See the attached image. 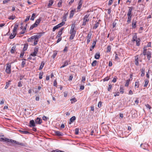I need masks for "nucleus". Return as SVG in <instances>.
Segmentation results:
<instances>
[{
  "label": "nucleus",
  "mask_w": 152,
  "mask_h": 152,
  "mask_svg": "<svg viewBox=\"0 0 152 152\" xmlns=\"http://www.w3.org/2000/svg\"><path fill=\"white\" fill-rule=\"evenodd\" d=\"M10 1V0H4L3 1V3L4 4H5L6 3H8Z\"/></svg>",
  "instance_id": "13d9d810"
},
{
  "label": "nucleus",
  "mask_w": 152,
  "mask_h": 152,
  "mask_svg": "<svg viewBox=\"0 0 152 152\" xmlns=\"http://www.w3.org/2000/svg\"><path fill=\"white\" fill-rule=\"evenodd\" d=\"M75 27V24H73L71 26V29L70 32V34H73L75 35L76 31L74 30Z\"/></svg>",
  "instance_id": "39448f33"
},
{
  "label": "nucleus",
  "mask_w": 152,
  "mask_h": 152,
  "mask_svg": "<svg viewBox=\"0 0 152 152\" xmlns=\"http://www.w3.org/2000/svg\"><path fill=\"white\" fill-rule=\"evenodd\" d=\"M96 43V42L95 41L93 42L92 47L90 48V50L92 51L94 48Z\"/></svg>",
  "instance_id": "aec40b11"
},
{
  "label": "nucleus",
  "mask_w": 152,
  "mask_h": 152,
  "mask_svg": "<svg viewBox=\"0 0 152 152\" xmlns=\"http://www.w3.org/2000/svg\"><path fill=\"white\" fill-rule=\"evenodd\" d=\"M68 15V12H67L66 13L64 14L63 17L62 22H65V21H66V18Z\"/></svg>",
  "instance_id": "6e6552de"
},
{
  "label": "nucleus",
  "mask_w": 152,
  "mask_h": 152,
  "mask_svg": "<svg viewBox=\"0 0 152 152\" xmlns=\"http://www.w3.org/2000/svg\"><path fill=\"white\" fill-rule=\"evenodd\" d=\"M15 18V15H12L9 17L8 19L10 20H14Z\"/></svg>",
  "instance_id": "7c9ffc66"
},
{
  "label": "nucleus",
  "mask_w": 152,
  "mask_h": 152,
  "mask_svg": "<svg viewBox=\"0 0 152 152\" xmlns=\"http://www.w3.org/2000/svg\"><path fill=\"white\" fill-rule=\"evenodd\" d=\"M57 84V83L56 80H54V84H53L54 86H56Z\"/></svg>",
  "instance_id": "e2e57ef3"
},
{
  "label": "nucleus",
  "mask_w": 152,
  "mask_h": 152,
  "mask_svg": "<svg viewBox=\"0 0 152 152\" xmlns=\"http://www.w3.org/2000/svg\"><path fill=\"white\" fill-rule=\"evenodd\" d=\"M16 46H13L11 50V52L13 54L16 51Z\"/></svg>",
  "instance_id": "f3484780"
},
{
  "label": "nucleus",
  "mask_w": 152,
  "mask_h": 152,
  "mask_svg": "<svg viewBox=\"0 0 152 152\" xmlns=\"http://www.w3.org/2000/svg\"><path fill=\"white\" fill-rule=\"evenodd\" d=\"M70 101H71V103H73V101L74 102H75L77 101V100L75 98H74L71 99H70Z\"/></svg>",
  "instance_id": "8fccbe9b"
},
{
  "label": "nucleus",
  "mask_w": 152,
  "mask_h": 152,
  "mask_svg": "<svg viewBox=\"0 0 152 152\" xmlns=\"http://www.w3.org/2000/svg\"><path fill=\"white\" fill-rule=\"evenodd\" d=\"M26 64V61L25 59H23L22 62V66L23 67Z\"/></svg>",
  "instance_id": "49530a36"
},
{
  "label": "nucleus",
  "mask_w": 152,
  "mask_h": 152,
  "mask_svg": "<svg viewBox=\"0 0 152 152\" xmlns=\"http://www.w3.org/2000/svg\"><path fill=\"white\" fill-rule=\"evenodd\" d=\"M136 45L137 46H139L140 45V39H137L136 40Z\"/></svg>",
  "instance_id": "c03bdc74"
},
{
  "label": "nucleus",
  "mask_w": 152,
  "mask_h": 152,
  "mask_svg": "<svg viewBox=\"0 0 152 152\" xmlns=\"http://www.w3.org/2000/svg\"><path fill=\"white\" fill-rule=\"evenodd\" d=\"M139 56L138 55H137L135 56V64L136 66H138L139 65Z\"/></svg>",
  "instance_id": "0eeeda50"
},
{
  "label": "nucleus",
  "mask_w": 152,
  "mask_h": 152,
  "mask_svg": "<svg viewBox=\"0 0 152 152\" xmlns=\"http://www.w3.org/2000/svg\"><path fill=\"white\" fill-rule=\"evenodd\" d=\"M119 93L118 92L117 93H115L114 94V96L115 97L116 96H119Z\"/></svg>",
  "instance_id": "0e129e2a"
},
{
  "label": "nucleus",
  "mask_w": 152,
  "mask_h": 152,
  "mask_svg": "<svg viewBox=\"0 0 152 152\" xmlns=\"http://www.w3.org/2000/svg\"><path fill=\"white\" fill-rule=\"evenodd\" d=\"M97 61L96 60L94 61L91 64V65L92 66H95L96 65Z\"/></svg>",
  "instance_id": "37998d69"
},
{
  "label": "nucleus",
  "mask_w": 152,
  "mask_h": 152,
  "mask_svg": "<svg viewBox=\"0 0 152 152\" xmlns=\"http://www.w3.org/2000/svg\"><path fill=\"white\" fill-rule=\"evenodd\" d=\"M55 134L57 136H62L63 135V134L60 132L59 131H56L55 132Z\"/></svg>",
  "instance_id": "6ab92c4d"
},
{
  "label": "nucleus",
  "mask_w": 152,
  "mask_h": 152,
  "mask_svg": "<svg viewBox=\"0 0 152 152\" xmlns=\"http://www.w3.org/2000/svg\"><path fill=\"white\" fill-rule=\"evenodd\" d=\"M57 52L56 51H54L53 53L52 56V57L53 59L54 58H55L56 56L57 55Z\"/></svg>",
  "instance_id": "bb28decb"
},
{
  "label": "nucleus",
  "mask_w": 152,
  "mask_h": 152,
  "mask_svg": "<svg viewBox=\"0 0 152 152\" xmlns=\"http://www.w3.org/2000/svg\"><path fill=\"white\" fill-rule=\"evenodd\" d=\"M35 121L36 124H40L42 122V120L40 118L37 117Z\"/></svg>",
  "instance_id": "9b49d317"
},
{
  "label": "nucleus",
  "mask_w": 152,
  "mask_h": 152,
  "mask_svg": "<svg viewBox=\"0 0 152 152\" xmlns=\"http://www.w3.org/2000/svg\"><path fill=\"white\" fill-rule=\"evenodd\" d=\"M75 36V35H74L73 34H71V36L70 37V39H73L74 38Z\"/></svg>",
  "instance_id": "bf43d9fd"
},
{
  "label": "nucleus",
  "mask_w": 152,
  "mask_h": 152,
  "mask_svg": "<svg viewBox=\"0 0 152 152\" xmlns=\"http://www.w3.org/2000/svg\"><path fill=\"white\" fill-rule=\"evenodd\" d=\"M24 51L20 53V58H22L24 56Z\"/></svg>",
  "instance_id": "6e6d98bb"
},
{
  "label": "nucleus",
  "mask_w": 152,
  "mask_h": 152,
  "mask_svg": "<svg viewBox=\"0 0 152 152\" xmlns=\"http://www.w3.org/2000/svg\"><path fill=\"white\" fill-rule=\"evenodd\" d=\"M130 79L128 80H126V83L125 84V86L128 87L129 86V83L130 82Z\"/></svg>",
  "instance_id": "72a5a7b5"
},
{
  "label": "nucleus",
  "mask_w": 152,
  "mask_h": 152,
  "mask_svg": "<svg viewBox=\"0 0 152 152\" xmlns=\"http://www.w3.org/2000/svg\"><path fill=\"white\" fill-rule=\"evenodd\" d=\"M91 33L88 34L87 36V44H88L90 42L91 39Z\"/></svg>",
  "instance_id": "1a4fd4ad"
},
{
  "label": "nucleus",
  "mask_w": 152,
  "mask_h": 152,
  "mask_svg": "<svg viewBox=\"0 0 152 152\" xmlns=\"http://www.w3.org/2000/svg\"><path fill=\"white\" fill-rule=\"evenodd\" d=\"M16 33H14L12 32L10 35V39H13L16 36Z\"/></svg>",
  "instance_id": "dca6fc26"
},
{
  "label": "nucleus",
  "mask_w": 152,
  "mask_h": 152,
  "mask_svg": "<svg viewBox=\"0 0 152 152\" xmlns=\"http://www.w3.org/2000/svg\"><path fill=\"white\" fill-rule=\"evenodd\" d=\"M79 133V129L78 128H76L75 129V134H78Z\"/></svg>",
  "instance_id": "603ef678"
},
{
  "label": "nucleus",
  "mask_w": 152,
  "mask_h": 152,
  "mask_svg": "<svg viewBox=\"0 0 152 152\" xmlns=\"http://www.w3.org/2000/svg\"><path fill=\"white\" fill-rule=\"evenodd\" d=\"M27 47L28 45L27 44H25L23 48V50L24 51L26 50L27 49Z\"/></svg>",
  "instance_id": "4c0bfd02"
},
{
  "label": "nucleus",
  "mask_w": 152,
  "mask_h": 152,
  "mask_svg": "<svg viewBox=\"0 0 152 152\" xmlns=\"http://www.w3.org/2000/svg\"><path fill=\"white\" fill-rule=\"evenodd\" d=\"M120 92L122 94H123L124 93V89L123 88L121 87H120Z\"/></svg>",
  "instance_id": "ea45409f"
},
{
  "label": "nucleus",
  "mask_w": 152,
  "mask_h": 152,
  "mask_svg": "<svg viewBox=\"0 0 152 152\" xmlns=\"http://www.w3.org/2000/svg\"><path fill=\"white\" fill-rule=\"evenodd\" d=\"M139 81L136 82L135 83V87L138 88L139 86Z\"/></svg>",
  "instance_id": "79ce46f5"
},
{
  "label": "nucleus",
  "mask_w": 152,
  "mask_h": 152,
  "mask_svg": "<svg viewBox=\"0 0 152 152\" xmlns=\"http://www.w3.org/2000/svg\"><path fill=\"white\" fill-rule=\"evenodd\" d=\"M62 1V0H60L58 4V7H60L61 6Z\"/></svg>",
  "instance_id": "a18cd8bd"
},
{
  "label": "nucleus",
  "mask_w": 152,
  "mask_h": 152,
  "mask_svg": "<svg viewBox=\"0 0 152 152\" xmlns=\"http://www.w3.org/2000/svg\"><path fill=\"white\" fill-rule=\"evenodd\" d=\"M43 75V73L41 72L39 74V78L40 79H41L42 78V76Z\"/></svg>",
  "instance_id": "09e8293b"
},
{
  "label": "nucleus",
  "mask_w": 152,
  "mask_h": 152,
  "mask_svg": "<svg viewBox=\"0 0 152 152\" xmlns=\"http://www.w3.org/2000/svg\"><path fill=\"white\" fill-rule=\"evenodd\" d=\"M100 56L99 53H97L95 55V58L96 59H99Z\"/></svg>",
  "instance_id": "412c9836"
},
{
  "label": "nucleus",
  "mask_w": 152,
  "mask_h": 152,
  "mask_svg": "<svg viewBox=\"0 0 152 152\" xmlns=\"http://www.w3.org/2000/svg\"><path fill=\"white\" fill-rule=\"evenodd\" d=\"M43 34V33L40 32L37 35H35L31 37V39H33V41H34V45H36L37 44L38 39L41 37Z\"/></svg>",
  "instance_id": "f257e3e1"
},
{
  "label": "nucleus",
  "mask_w": 152,
  "mask_h": 152,
  "mask_svg": "<svg viewBox=\"0 0 152 152\" xmlns=\"http://www.w3.org/2000/svg\"><path fill=\"white\" fill-rule=\"evenodd\" d=\"M35 16V13H33L30 19L32 20H34V19Z\"/></svg>",
  "instance_id": "a19ab883"
},
{
  "label": "nucleus",
  "mask_w": 152,
  "mask_h": 152,
  "mask_svg": "<svg viewBox=\"0 0 152 152\" xmlns=\"http://www.w3.org/2000/svg\"><path fill=\"white\" fill-rule=\"evenodd\" d=\"M102 102H99L98 104V106L100 108L101 107Z\"/></svg>",
  "instance_id": "680f3d73"
},
{
  "label": "nucleus",
  "mask_w": 152,
  "mask_h": 152,
  "mask_svg": "<svg viewBox=\"0 0 152 152\" xmlns=\"http://www.w3.org/2000/svg\"><path fill=\"white\" fill-rule=\"evenodd\" d=\"M99 23L98 22H96L93 27V28L94 29H96L99 26Z\"/></svg>",
  "instance_id": "473e14b6"
},
{
  "label": "nucleus",
  "mask_w": 152,
  "mask_h": 152,
  "mask_svg": "<svg viewBox=\"0 0 152 152\" xmlns=\"http://www.w3.org/2000/svg\"><path fill=\"white\" fill-rule=\"evenodd\" d=\"M76 118L75 116H73L72 117L69 119V124H71L73 122V121L75 120Z\"/></svg>",
  "instance_id": "ddd939ff"
},
{
  "label": "nucleus",
  "mask_w": 152,
  "mask_h": 152,
  "mask_svg": "<svg viewBox=\"0 0 152 152\" xmlns=\"http://www.w3.org/2000/svg\"><path fill=\"white\" fill-rule=\"evenodd\" d=\"M6 140L7 142H11L12 143H15V140H13L12 139H6Z\"/></svg>",
  "instance_id": "2f4dec72"
},
{
  "label": "nucleus",
  "mask_w": 152,
  "mask_h": 152,
  "mask_svg": "<svg viewBox=\"0 0 152 152\" xmlns=\"http://www.w3.org/2000/svg\"><path fill=\"white\" fill-rule=\"evenodd\" d=\"M38 50L39 49L37 47L35 48L34 52L30 54V57L31 56H36L38 52Z\"/></svg>",
  "instance_id": "423d86ee"
},
{
  "label": "nucleus",
  "mask_w": 152,
  "mask_h": 152,
  "mask_svg": "<svg viewBox=\"0 0 152 152\" xmlns=\"http://www.w3.org/2000/svg\"><path fill=\"white\" fill-rule=\"evenodd\" d=\"M37 26L36 25V24H35V23H34L32 25H31V26L30 27V29L32 30L34 28L36 27Z\"/></svg>",
  "instance_id": "f704fd0d"
},
{
  "label": "nucleus",
  "mask_w": 152,
  "mask_h": 152,
  "mask_svg": "<svg viewBox=\"0 0 152 152\" xmlns=\"http://www.w3.org/2000/svg\"><path fill=\"white\" fill-rule=\"evenodd\" d=\"M45 65V63L44 62H42L41 63V65L40 66V67L39 68V70H41L43 68L44 65Z\"/></svg>",
  "instance_id": "5701e85b"
},
{
  "label": "nucleus",
  "mask_w": 152,
  "mask_h": 152,
  "mask_svg": "<svg viewBox=\"0 0 152 152\" xmlns=\"http://www.w3.org/2000/svg\"><path fill=\"white\" fill-rule=\"evenodd\" d=\"M21 132L24 134H29V132L27 131H21Z\"/></svg>",
  "instance_id": "4d7b16f0"
},
{
  "label": "nucleus",
  "mask_w": 152,
  "mask_h": 152,
  "mask_svg": "<svg viewBox=\"0 0 152 152\" xmlns=\"http://www.w3.org/2000/svg\"><path fill=\"white\" fill-rule=\"evenodd\" d=\"M67 47L66 46H65L63 50V51L64 52H65L66 51H67Z\"/></svg>",
  "instance_id": "774afa93"
},
{
  "label": "nucleus",
  "mask_w": 152,
  "mask_h": 152,
  "mask_svg": "<svg viewBox=\"0 0 152 152\" xmlns=\"http://www.w3.org/2000/svg\"><path fill=\"white\" fill-rule=\"evenodd\" d=\"M113 0H109L108 4V5H111L113 2Z\"/></svg>",
  "instance_id": "3c124183"
},
{
  "label": "nucleus",
  "mask_w": 152,
  "mask_h": 152,
  "mask_svg": "<svg viewBox=\"0 0 152 152\" xmlns=\"http://www.w3.org/2000/svg\"><path fill=\"white\" fill-rule=\"evenodd\" d=\"M11 64H7V66L5 71L7 73L10 74L11 73Z\"/></svg>",
  "instance_id": "20e7f679"
},
{
  "label": "nucleus",
  "mask_w": 152,
  "mask_h": 152,
  "mask_svg": "<svg viewBox=\"0 0 152 152\" xmlns=\"http://www.w3.org/2000/svg\"><path fill=\"white\" fill-rule=\"evenodd\" d=\"M82 0H80L79 3L78 4V5L77 7V9L78 10H80L81 8V7H82Z\"/></svg>",
  "instance_id": "2eb2a0df"
},
{
  "label": "nucleus",
  "mask_w": 152,
  "mask_h": 152,
  "mask_svg": "<svg viewBox=\"0 0 152 152\" xmlns=\"http://www.w3.org/2000/svg\"><path fill=\"white\" fill-rule=\"evenodd\" d=\"M68 61H65L64 64L60 67V68H63V67L66 66H67V65H68Z\"/></svg>",
  "instance_id": "b1692460"
},
{
  "label": "nucleus",
  "mask_w": 152,
  "mask_h": 152,
  "mask_svg": "<svg viewBox=\"0 0 152 152\" xmlns=\"http://www.w3.org/2000/svg\"><path fill=\"white\" fill-rule=\"evenodd\" d=\"M132 8L131 7H129V9L127 14L128 16L127 22L128 23H129L131 21V18L132 16Z\"/></svg>",
  "instance_id": "f03ea898"
},
{
  "label": "nucleus",
  "mask_w": 152,
  "mask_h": 152,
  "mask_svg": "<svg viewBox=\"0 0 152 152\" xmlns=\"http://www.w3.org/2000/svg\"><path fill=\"white\" fill-rule=\"evenodd\" d=\"M29 124V126L30 127H34L35 126L34 121L33 120H31L30 121Z\"/></svg>",
  "instance_id": "f8f14e48"
},
{
  "label": "nucleus",
  "mask_w": 152,
  "mask_h": 152,
  "mask_svg": "<svg viewBox=\"0 0 152 152\" xmlns=\"http://www.w3.org/2000/svg\"><path fill=\"white\" fill-rule=\"evenodd\" d=\"M144 81L145 84L144 86L145 87H147L149 82L148 80L147 79H145Z\"/></svg>",
  "instance_id": "a878e982"
},
{
  "label": "nucleus",
  "mask_w": 152,
  "mask_h": 152,
  "mask_svg": "<svg viewBox=\"0 0 152 152\" xmlns=\"http://www.w3.org/2000/svg\"><path fill=\"white\" fill-rule=\"evenodd\" d=\"M28 42L33 41V39H31V38H29L28 39Z\"/></svg>",
  "instance_id": "69168bd1"
},
{
  "label": "nucleus",
  "mask_w": 152,
  "mask_h": 152,
  "mask_svg": "<svg viewBox=\"0 0 152 152\" xmlns=\"http://www.w3.org/2000/svg\"><path fill=\"white\" fill-rule=\"evenodd\" d=\"M147 56L148 59V60H150V58L151 57V53L149 52H147Z\"/></svg>",
  "instance_id": "393cba45"
},
{
  "label": "nucleus",
  "mask_w": 152,
  "mask_h": 152,
  "mask_svg": "<svg viewBox=\"0 0 152 152\" xmlns=\"http://www.w3.org/2000/svg\"><path fill=\"white\" fill-rule=\"evenodd\" d=\"M10 81H9L8 82H6V85L5 88V89H6L8 87L9 85L10 84Z\"/></svg>",
  "instance_id": "c756f323"
},
{
  "label": "nucleus",
  "mask_w": 152,
  "mask_h": 152,
  "mask_svg": "<svg viewBox=\"0 0 152 152\" xmlns=\"http://www.w3.org/2000/svg\"><path fill=\"white\" fill-rule=\"evenodd\" d=\"M18 25H15L14 28L12 32L14 33H16L18 27Z\"/></svg>",
  "instance_id": "4be33fe9"
},
{
  "label": "nucleus",
  "mask_w": 152,
  "mask_h": 152,
  "mask_svg": "<svg viewBox=\"0 0 152 152\" xmlns=\"http://www.w3.org/2000/svg\"><path fill=\"white\" fill-rule=\"evenodd\" d=\"M111 48L110 45H109L107 47V52L109 53L111 51Z\"/></svg>",
  "instance_id": "e433bc0d"
},
{
  "label": "nucleus",
  "mask_w": 152,
  "mask_h": 152,
  "mask_svg": "<svg viewBox=\"0 0 152 152\" xmlns=\"http://www.w3.org/2000/svg\"><path fill=\"white\" fill-rule=\"evenodd\" d=\"M145 70L144 69H141V76L142 77L143 76L145 75Z\"/></svg>",
  "instance_id": "c85d7f7f"
},
{
  "label": "nucleus",
  "mask_w": 152,
  "mask_h": 152,
  "mask_svg": "<svg viewBox=\"0 0 152 152\" xmlns=\"http://www.w3.org/2000/svg\"><path fill=\"white\" fill-rule=\"evenodd\" d=\"M30 16H27V17L26 18V19L25 20V21L27 22V21H28L29 20V19L30 18Z\"/></svg>",
  "instance_id": "052dcab7"
},
{
  "label": "nucleus",
  "mask_w": 152,
  "mask_h": 152,
  "mask_svg": "<svg viewBox=\"0 0 152 152\" xmlns=\"http://www.w3.org/2000/svg\"><path fill=\"white\" fill-rule=\"evenodd\" d=\"M132 26L133 28H135L136 27V22L134 20L132 21Z\"/></svg>",
  "instance_id": "4468645a"
},
{
  "label": "nucleus",
  "mask_w": 152,
  "mask_h": 152,
  "mask_svg": "<svg viewBox=\"0 0 152 152\" xmlns=\"http://www.w3.org/2000/svg\"><path fill=\"white\" fill-rule=\"evenodd\" d=\"M48 118L46 116L44 115L42 117V119L43 120L46 121L47 120Z\"/></svg>",
  "instance_id": "864d4df0"
},
{
  "label": "nucleus",
  "mask_w": 152,
  "mask_h": 152,
  "mask_svg": "<svg viewBox=\"0 0 152 152\" xmlns=\"http://www.w3.org/2000/svg\"><path fill=\"white\" fill-rule=\"evenodd\" d=\"M58 28H59L58 27L57 25H56L53 27V31H54L56 30V29Z\"/></svg>",
  "instance_id": "de8ad7c7"
},
{
  "label": "nucleus",
  "mask_w": 152,
  "mask_h": 152,
  "mask_svg": "<svg viewBox=\"0 0 152 152\" xmlns=\"http://www.w3.org/2000/svg\"><path fill=\"white\" fill-rule=\"evenodd\" d=\"M64 30V28H62L59 31L58 34H57L56 36V38L57 37H61V36L62 34V31Z\"/></svg>",
  "instance_id": "9d476101"
},
{
  "label": "nucleus",
  "mask_w": 152,
  "mask_h": 152,
  "mask_svg": "<svg viewBox=\"0 0 152 152\" xmlns=\"http://www.w3.org/2000/svg\"><path fill=\"white\" fill-rule=\"evenodd\" d=\"M109 77H107L104 79L103 80L104 81H107L109 80Z\"/></svg>",
  "instance_id": "5fc2aeb1"
},
{
  "label": "nucleus",
  "mask_w": 152,
  "mask_h": 152,
  "mask_svg": "<svg viewBox=\"0 0 152 152\" xmlns=\"http://www.w3.org/2000/svg\"><path fill=\"white\" fill-rule=\"evenodd\" d=\"M41 21V19L40 18H39L36 20V21L39 24Z\"/></svg>",
  "instance_id": "338daca9"
},
{
  "label": "nucleus",
  "mask_w": 152,
  "mask_h": 152,
  "mask_svg": "<svg viewBox=\"0 0 152 152\" xmlns=\"http://www.w3.org/2000/svg\"><path fill=\"white\" fill-rule=\"evenodd\" d=\"M137 35L136 34H135L134 36L132 38V41L133 42L134 41H136L137 39Z\"/></svg>",
  "instance_id": "c9c22d12"
},
{
  "label": "nucleus",
  "mask_w": 152,
  "mask_h": 152,
  "mask_svg": "<svg viewBox=\"0 0 152 152\" xmlns=\"http://www.w3.org/2000/svg\"><path fill=\"white\" fill-rule=\"evenodd\" d=\"M53 1L52 0H50L48 4V6L50 7L53 4Z\"/></svg>",
  "instance_id": "58836bf2"
},
{
  "label": "nucleus",
  "mask_w": 152,
  "mask_h": 152,
  "mask_svg": "<svg viewBox=\"0 0 152 152\" xmlns=\"http://www.w3.org/2000/svg\"><path fill=\"white\" fill-rule=\"evenodd\" d=\"M89 15L87 14L84 16L83 19V22L82 25L83 26H85L86 24V22H88L89 21V20L88 18Z\"/></svg>",
  "instance_id": "7ed1b4c3"
},
{
  "label": "nucleus",
  "mask_w": 152,
  "mask_h": 152,
  "mask_svg": "<svg viewBox=\"0 0 152 152\" xmlns=\"http://www.w3.org/2000/svg\"><path fill=\"white\" fill-rule=\"evenodd\" d=\"M75 11V9L71 11L70 15H69V18H72L74 14Z\"/></svg>",
  "instance_id": "a211bd4d"
},
{
  "label": "nucleus",
  "mask_w": 152,
  "mask_h": 152,
  "mask_svg": "<svg viewBox=\"0 0 152 152\" xmlns=\"http://www.w3.org/2000/svg\"><path fill=\"white\" fill-rule=\"evenodd\" d=\"M65 22H62L61 23L58 24L57 25L58 26V27L59 28L61 27L62 26H63L65 24Z\"/></svg>",
  "instance_id": "cd10ccee"
}]
</instances>
